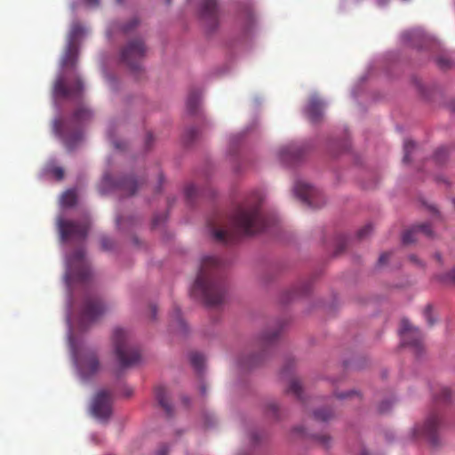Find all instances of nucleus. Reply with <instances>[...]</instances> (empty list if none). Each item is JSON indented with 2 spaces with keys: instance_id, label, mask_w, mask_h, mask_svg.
Wrapping results in <instances>:
<instances>
[{
  "instance_id": "1",
  "label": "nucleus",
  "mask_w": 455,
  "mask_h": 455,
  "mask_svg": "<svg viewBox=\"0 0 455 455\" xmlns=\"http://www.w3.org/2000/svg\"><path fill=\"white\" fill-rule=\"evenodd\" d=\"M260 198L257 195L239 205L228 219L219 213L209 219L208 227L214 240L231 243L238 235H250L265 229L267 223L260 212Z\"/></svg>"
},
{
  "instance_id": "2",
  "label": "nucleus",
  "mask_w": 455,
  "mask_h": 455,
  "mask_svg": "<svg viewBox=\"0 0 455 455\" xmlns=\"http://www.w3.org/2000/svg\"><path fill=\"white\" fill-rule=\"evenodd\" d=\"M222 268L223 262L219 258L203 257L199 273L191 289L192 296L200 298L208 307L222 304L227 294Z\"/></svg>"
},
{
  "instance_id": "3",
  "label": "nucleus",
  "mask_w": 455,
  "mask_h": 455,
  "mask_svg": "<svg viewBox=\"0 0 455 455\" xmlns=\"http://www.w3.org/2000/svg\"><path fill=\"white\" fill-rule=\"evenodd\" d=\"M92 117V111L84 106L77 108L72 117L68 121L56 119L53 122V130L66 144L68 149H72L82 140V127Z\"/></svg>"
},
{
  "instance_id": "4",
  "label": "nucleus",
  "mask_w": 455,
  "mask_h": 455,
  "mask_svg": "<svg viewBox=\"0 0 455 455\" xmlns=\"http://www.w3.org/2000/svg\"><path fill=\"white\" fill-rule=\"evenodd\" d=\"M130 335L122 328H116L113 331V345L116 355L122 367H129L137 363L140 359L139 350L130 345Z\"/></svg>"
},
{
  "instance_id": "5",
  "label": "nucleus",
  "mask_w": 455,
  "mask_h": 455,
  "mask_svg": "<svg viewBox=\"0 0 455 455\" xmlns=\"http://www.w3.org/2000/svg\"><path fill=\"white\" fill-rule=\"evenodd\" d=\"M67 265L65 277L68 285L73 282L86 283L90 280L92 271L85 259L83 249H78L68 256Z\"/></svg>"
},
{
  "instance_id": "6",
  "label": "nucleus",
  "mask_w": 455,
  "mask_h": 455,
  "mask_svg": "<svg viewBox=\"0 0 455 455\" xmlns=\"http://www.w3.org/2000/svg\"><path fill=\"white\" fill-rule=\"evenodd\" d=\"M146 54V46L140 38L130 40L121 50L120 59L132 72H139Z\"/></svg>"
},
{
  "instance_id": "7",
  "label": "nucleus",
  "mask_w": 455,
  "mask_h": 455,
  "mask_svg": "<svg viewBox=\"0 0 455 455\" xmlns=\"http://www.w3.org/2000/svg\"><path fill=\"white\" fill-rule=\"evenodd\" d=\"M441 426V417L438 411H432L428 414L422 425L415 426L412 435L414 438H423L433 447L440 444L439 429Z\"/></svg>"
},
{
  "instance_id": "8",
  "label": "nucleus",
  "mask_w": 455,
  "mask_h": 455,
  "mask_svg": "<svg viewBox=\"0 0 455 455\" xmlns=\"http://www.w3.org/2000/svg\"><path fill=\"white\" fill-rule=\"evenodd\" d=\"M58 228L62 242L69 239H85L89 227L85 222L59 219Z\"/></svg>"
},
{
  "instance_id": "9",
  "label": "nucleus",
  "mask_w": 455,
  "mask_h": 455,
  "mask_svg": "<svg viewBox=\"0 0 455 455\" xmlns=\"http://www.w3.org/2000/svg\"><path fill=\"white\" fill-rule=\"evenodd\" d=\"M400 335L403 346L411 347L417 354L422 351V334L418 328L412 326L406 319L401 322Z\"/></svg>"
},
{
  "instance_id": "10",
  "label": "nucleus",
  "mask_w": 455,
  "mask_h": 455,
  "mask_svg": "<svg viewBox=\"0 0 455 455\" xmlns=\"http://www.w3.org/2000/svg\"><path fill=\"white\" fill-rule=\"evenodd\" d=\"M140 184L141 181H139L134 177L124 178L116 182L109 174H106L101 180L100 191L101 194H104L108 189L116 188L125 192L127 196H132L140 188Z\"/></svg>"
},
{
  "instance_id": "11",
  "label": "nucleus",
  "mask_w": 455,
  "mask_h": 455,
  "mask_svg": "<svg viewBox=\"0 0 455 455\" xmlns=\"http://www.w3.org/2000/svg\"><path fill=\"white\" fill-rule=\"evenodd\" d=\"M106 310L100 298L97 296L86 297L81 313V322L92 323L97 320Z\"/></svg>"
},
{
  "instance_id": "12",
  "label": "nucleus",
  "mask_w": 455,
  "mask_h": 455,
  "mask_svg": "<svg viewBox=\"0 0 455 455\" xmlns=\"http://www.w3.org/2000/svg\"><path fill=\"white\" fill-rule=\"evenodd\" d=\"M91 410L94 417L107 420L112 411L110 393L105 390L98 392L92 403Z\"/></svg>"
},
{
  "instance_id": "13",
  "label": "nucleus",
  "mask_w": 455,
  "mask_h": 455,
  "mask_svg": "<svg viewBox=\"0 0 455 455\" xmlns=\"http://www.w3.org/2000/svg\"><path fill=\"white\" fill-rule=\"evenodd\" d=\"M200 16L209 32L215 30L219 25L217 0H202Z\"/></svg>"
},
{
  "instance_id": "14",
  "label": "nucleus",
  "mask_w": 455,
  "mask_h": 455,
  "mask_svg": "<svg viewBox=\"0 0 455 455\" xmlns=\"http://www.w3.org/2000/svg\"><path fill=\"white\" fill-rule=\"evenodd\" d=\"M84 85L82 80L77 77L75 81V83L68 86L65 84V81L63 78H59L55 84H54V94L57 97L61 98H68V97H75L79 96L81 92H83Z\"/></svg>"
},
{
  "instance_id": "15",
  "label": "nucleus",
  "mask_w": 455,
  "mask_h": 455,
  "mask_svg": "<svg viewBox=\"0 0 455 455\" xmlns=\"http://www.w3.org/2000/svg\"><path fill=\"white\" fill-rule=\"evenodd\" d=\"M294 193L303 203L309 207H315V198L319 195V190L303 180H298L294 186Z\"/></svg>"
},
{
  "instance_id": "16",
  "label": "nucleus",
  "mask_w": 455,
  "mask_h": 455,
  "mask_svg": "<svg viewBox=\"0 0 455 455\" xmlns=\"http://www.w3.org/2000/svg\"><path fill=\"white\" fill-rule=\"evenodd\" d=\"M304 151L305 148L302 146L292 143L280 149V158L284 163L291 164L300 159Z\"/></svg>"
},
{
  "instance_id": "17",
  "label": "nucleus",
  "mask_w": 455,
  "mask_h": 455,
  "mask_svg": "<svg viewBox=\"0 0 455 455\" xmlns=\"http://www.w3.org/2000/svg\"><path fill=\"white\" fill-rule=\"evenodd\" d=\"M418 233H422L427 236H431L432 229L427 223L415 225L411 229L404 231L403 234V243L404 244H411L414 243Z\"/></svg>"
},
{
  "instance_id": "18",
  "label": "nucleus",
  "mask_w": 455,
  "mask_h": 455,
  "mask_svg": "<svg viewBox=\"0 0 455 455\" xmlns=\"http://www.w3.org/2000/svg\"><path fill=\"white\" fill-rule=\"evenodd\" d=\"M323 103L316 96H312L308 101L306 108V113L308 119L312 123L320 121L323 116Z\"/></svg>"
},
{
  "instance_id": "19",
  "label": "nucleus",
  "mask_w": 455,
  "mask_h": 455,
  "mask_svg": "<svg viewBox=\"0 0 455 455\" xmlns=\"http://www.w3.org/2000/svg\"><path fill=\"white\" fill-rule=\"evenodd\" d=\"M100 367L99 359L93 353L85 355L80 362V371L84 376L94 374Z\"/></svg>"
},
{
  "instance_id": "20",
  "label": "nucleus",
  "mask_w": 455,
  "mask_h": 455,
  "mask_svg": "<svg viewBox=\"0 0 455 455\" xmlns=\"http://www.w3.org/2000/svg\"><path fill=\"white\" fill-rule=\"evenodd\" d=\"M78 58V48L76 43L68 42L65 53L61 60L63 68H74L76 65Z\"/></svg>"
},
{
  "instance_id": "21",
  "label": "nucleus",
  "mask_w": 455,
  "mask_h": 455,
  "mask_svg": "<svg viewBox=\"0 0 455 455\" xmlns=\"http://www.w3.org/2000/svg\"><path fill=\"white\" fill-rule=\"evenodd\" d=\"M155 396L159 405L164 410L168 416L172 415V406L168 401L167 391L164 387L158 386L155 388Z\"/></svg>"
},
{
  "instance_id": "22",
  "label": "nucleus",
  "mask_w": 455,
  "mask_h": 455,
  "mask_svg": "<svg viewBox=\"0 0 455 455\" xmlns=\"http://www.w3.org/2000/svg\"><path fill=\"white\" fill-rule=\"evenodd\" d=\"M201 100V92L198 90H193L189 92L186 103L187 111L190 115H196L198 112Z\"/></svg>"
},
{
  "instance_id": "23",
  "label": "nucleus",
  "mask_w": 455,
  "mask_h": 455,
  "mask_svg": "<svg viewBox=\"0 0 455 455\" xmlns=\"http://www.w3.org/2000/svg\"><path fill=\"white\" fill-rule=\"evenodd\" d=\"M281 328H275L271 332H266L264 333L260 338V347L262 348H266L267 347L270 346L272 343L275 342V340L278 338L280 334Z\"/></svg>"
},
{
  "instance_id": "24",
  "label": "nucleus",
  "mask_w": 455,
  "mask_h": 455,
  "mask_svg": "<svg viewBox=\"0 0 455 455\" xmlns=\"http://www.w3.org/2000/svg\"><path fill=\"white\" fill-rule=\"evenodd\" d=\"M189 359L195 370L198 372H201L204 369L205 363L204 355L199 352H193L190 354Z\"/></svg>"
},
{
  "instance_id": "25",
  "label": "nucleus",
  "mask_w": 455,
  "mask_h": 455,
  "mask_svg": "<svg viewBox=\"0 0 455 455\" xmlns=\"http://www.w3.org/2000/svg\"><path fill=\"white\" fill-rule=\"evenodd\" d=\"M334 413L331 408H319L313 412L314 419L318 421H328L332 419Z\"/></svg>"
},
{
  "instance_id": "26",
  "label": "nucleus",
  "mask_w": 455,
  "mask_h": 455,
  "mask_svg": "<svg viewBox=\"0 0 455 455\" xmlns=\"http://www.w3.org/2000/svg\"><path fill=\"white\" fill-rule=\"evenodd\" d=\"M287 392L294 395L298 399L302 400V387L298 379H291Z\"/></svg>"
},
{
  "instance_id": "27",
  "label": "nucleus",
  "mask_w": 455,
  "mask_h": 455,
  "mask_svg": "<svg viewBox=\"0 0 455 455\" xmlns=\"http://www.w3.org/2000/svg\"><path fill=\"white\" fill-rule=\"evenodd\" d=\"M76 203V194L75 190H68L61 196V204L65 207L74 206Z\"/></svg>"
},
{
  "instance_id": "28",
  "label": "nucleus",
  "mask_w": 455,
  "mask_h": 455,
  "mask_svg": "<svg viewBox=\"0 0 455 455\" xmlns=\"http://www.w3.org/2000/svg\"><path fill=\"white\" fill-rule=\"evenodd\" d=\"M437 403H448L451 399V391L448 387H442L438 394L435 395Z\"/></svg>"
},
{
  "instance_id": "29",
  "label": "nucleus",
  "mask_w": 455,
  "mask_h": 455,
  "mask_svg": "<svg viewBox=\"0 0 455 455\" xmlns=\"http://www.w3.org/2000/svg\"><path fill=\"white\" fill-rule=\"evenodd\" d=\"M424 33L419 28L411 29L403 34V37L406 41H413L416 38H423Z\"/></svg>"
},
{
  "instance_id": "30",
  "label": "nucleus",
  "mask_w": 455,
  "mask_h": 455,
  "mask_svg": "<svg viewBox=\"0 0 455 455\" xmlns=\"http://www.w3.org/2000/svg\"><path fill=\"white\" fill-rule=\"evenodd\" d=\"M448 155H449L448 148L445 147H442V148H439L435 152L434 159L437 164H442L446 161Z\"/></svg>"
},
{
  "instance_id": "31",
  "label": "nucleus",
  "mask_w": 455,
  "mask_h": 455,
  "mask_svg": "<svg viewBox=\"0 0 455 455\" xmlns=\"http://www.w3.org/2000/svg\"><path fill=\"white\" fill-rule=\"evenodd\" d=\"M415 148V143L412 140H406L403 145L404 156L403 158V163H409L411 161L410 155Z\"/></svg>"
},
{
  "instance_id": "32",
  "label": "nucleus",
  "mask_w": 455,
  "mask_h": 455,
  "mask_svg": "<svg viewBox=\"0 0 455 455\" xmlns=\"http://www.w3.org/2000/svg\"><path fill=\"white\" fill-rule=\"evenodd\" d=\"M261 362V355H251L241 361V365L243 367H253Z\"/></svg>"
},
{
  "instance_id": "33",
  "label": "nucleus",
  "mask_w": 455,
  "mask_h": 455,
  "mask_svg": "<svg viewBox=\"0 0 455 455\" xmlns=\"http://www.w3.org/2000/svg\"><path fill=\"white\" fill-rule=\"evenodd\" d=\"M83 33H84L83 27L80 26L79 24H74L71 28L69 42L76 43L77 37L79 36H81Z\"/></svg>"
},
{
  "instance_id": "34",
  "label": "nucleus",
  "mask_w": 455,
  "mask_h": 455,
  "mask_svg": "<svg viewBox=\"0 0 455 455\" xmlns=\"http://www.w3.org/2000/svg\"><path fill=\"white\" fill-rule=\"evenodd\" d=\"M139 24V20L136 18H132L129 22L120 27V30L124 34H128L132 31Z\"/></svg>"
},
{
  "instance_id": "35",
  "label": "nucleus",
  "mask_w": 455,
  "mask_h": 455,
  "mask_svg": "<svg viewBox=\"0 0 455 455\" xmlns=\"http://www.w3.org/2000/svg\"><path fill=\"white\" fill-rule=\"evenodd\" d=\"M294 360L293 359H291L289 358L285 364L283 365L282 371H281V375L283 377L286 376V375H290L292 371V369H293V366H294Z\"/></svg>"
},
{
  "instance_id": "36",
  "label": "nucleus",
  "mask_w": 455,
  "mask_h": 455,
  "mask_svg": "<svg viewBox=\"0 0 455 455\" xmlns=\"http://www.w3.org/2000/svg\"><path fill=\"white\" fill-rule=\"evenodd\" d=\"M433 313V307L431 305H427L424 309V316L428 323L429 326H432L435 323V319L432 315Z\"/></svg>"
},
{
  "instance_id": "37",
  "label": "nucleus",
  "mask_w": 455,
  "mask_h": 455,
  "mask_svg": "<svg viewBox=\"0 0 455 455\" xmlns=\"http://www.w3.org/2000/svg\"><path fill=\"white\" fill-rule=\"evenodd\" d=\"M267 413L269 416H273L274 418L278 419L279 416H278V406H277V404L275 403H274V402L269 403L267 405Z\"/></svg>"
},
{
  "instance_id": "38",
  "label": "nucleus",
  "mask_w": 455,
  "mask_h": 455,
  "mask_svg": "<svg viewBox=\"0 0 455 455\" xmlns=\"http://www.w3.org/2000/svg\"><path fill=\"white\" fill-rule=\"evenodd\" d=\"M372 230L371 225H366L363 228H362L357 232V236L359 239L365 238Z\"/></svg>"
},
{
  "instance_id": "39",
  "label": "nucleus",
  "mask_w": 455,
  "mask_h": 455,
  "mask_svg": "<svg viewBox=\"0 0 455 455\" xmlns=\"http://www.w3.org/2000/svg\"><path fill=\"white\" fill-rule=\"evenodd\" d=\"M197 135V130L196 128H190L186 132V142L190 143L192 142Z\"/></svg>"
},
{
  "instance_id": "40",
  "label": "nucleus",
  "mask_w": 455,
  "mask_h": 455,
  "mask_svg": "<svg viewBox=\"0 0 455 455\" xmlns=\"http://www.w3.org/2000/svg\"><path fill=\"white\" fill-rule=\"evenodd\" d=\"M440 280L443 283H449V282H451V283H455V268L452 269L450 273L441 276Z\"/></svg>"
},
{
  "instance_id": "41",
  "label": "nucleus",
  "mask_w": 455,
  "mask_h": 455,
  "mask_svg": "<svg viewBox=\"0 0 455 455\" xmlns=\"http://www.w3.org/2000/svg\"><path fill=\"white\" fill-rule=\"evenodd\" d=\"M436 64L440 68L445 69L451 66V61L445 57H439L436 60Z\"/></svg>"
},
{
  "instance_id": "42",
  "label": "nucleus",
  "mask_w": 455,
  "mask_h": 455,
  "mask_svg": "<svg viewBox=\"0 0 455 455\" xmlns=\"http://www.w3.org/2000/svg\"><path fill=\"white\" fill-rule=\"evenodd\" d=\"M196 188L195 185L193 184H189L185 188V194H186V196L188 198V199H192L194 197V196L196 195Z\"/></svg>"
},
{
  "instance_id": "43",
  "label": "nucleus",
  "mask_w": 455,
  "mask_h": 455,
  "mask_svg": "<svg viewBox=\"0 0 455 455\" xmlns=\"http://www.w3.org/2000/svg\"><path fill=\"white\" fill-rule=\"evenodd\" d=\"M391 405H392V402L390 400L382 401L380 403V404L379 405V411L380 413L387 412L389 411V409L391 408Z\"/></svg>"
},
{
  "instance_id": "44",
  "label": "nucleus",
  "mask_w": 455,
  "mask_h": 455,
  "mask_svg": "<svg viewBox=\"0 0 455 455\" xmlns=\"http://www.w3.org/2000/svg\"><path fill=\"white\" fill-rule=\"evenodd\" d=\"M52 173L54 175V177L58 180H61L64 177V170L61 167L52 168Z\"/></svg>"
},
{
  "instance_id": "45",
  "label": "nucleus",
  "mask_w": 455,
  "mask_h": 455,
  "mask_svg": "<svg viewBox=\"0 0 455 455\" xmlns=\"http://www.w3.org/2000/svg\"><path fill=\"white\" fill-rule=\"evenodd\" d=\"M101 247L104 249V250H109L112 248V242L110 239L107 238V237H103L101 239Z\"/></svg>"
},
{
  "instance_id": "46",
  "label": "nucleus",
  "mask_w": 455,
  "mask_h": 455,
  "mask_svg": "<svg viewBox=\"0 0 455 455\" xmlns=\"http://www.w3.org/2000/svg\"><path fill=\"white\" fill-rule=\"evenodd\" d=\"M316 439L318 440V442L324 445V446H328L330 442H331V437L328 436V435H320V436H316Z\"/></svg>"
},
{
  "instance_id": "47",
  "label": "nucleus",
  "mask_w": 455,
  "mask_h": 455,
  "mask_svg": "<svg viewBox=\"0 0 455 455\" xmlns=\"http://www.w3.org/2000/svg\"><path fill=\"white\" fill-rule=\"evenodd\" d=\"M390 257V253L389 252H384L382 253L379 258V265H384L387 262L388 259Z\"/></svg>"
},
{
  "instance_id": "48",
  "label": "nucleus",
  "mask_w": 455,
  "mask_h": 455,
  "mask_svg": "<svg viewBox=\"0 0 455 455\" xmlns=\"http://www.w3.org/2000/svg\"><path fill=\"white\" fill-rule=\"evenodd\" d=\"M352 395L359 396V395L355 391H351V392L347 393V394H339V395H337V397L339 398V399H345V398L350 397Z\"/></svg>"
},
{
  "instance_id": "49",
  "label": "nucleus",
  "mask_w": 455,
  "mask_h": 455,
  "mask_svg": "<svg viewBox=\"0 0 455 455\" xmlns=\"http://www.w3.org/2000/svg\"><path fill=\"white\" fill-rule=\"evenodd\" d=\"M168 451V447L165 444H164L158 449L156 455H167Z\"/></svg>"
},
{
  "instance_id": "50",
  "label": "nucleus",
  "mask_w": 455,
  "mask_h": 455,
  "mask_svg": "<svg viewBox=\"0 0 455 455\" xmlns=\"http://www.w3.org/2000/svg\"><path fill=\"white\" fill-rule=\"evenodd\" d=\"M88 5L97 7L100 4V0H84Z\"/></svg>"
},
{
  "instance_id": "51",
  "label": "nucleus",
  "mask_w": 455,
  "mask_h": 455,
  "mask_svg": "<svg viewBox=\"0 0 455 455\" xmlns=\"http://www.w3.org/2000/svg\"><path fill=\"white\" fill-rule=\"evenodd\" d=\"M151 140H153V135H152V133L148 132L147 134V138H146V145H147V147H149V143H150Z\"/></svg>"
},
{
  "instance_id": "52",
  "label": "nucleus",
  "mask_w": 455,
  "mask_h": 455,
  "mask_svg": "<svg viewBox=\"0 0 455 455\" xmlns=\"http://www.w3.org/2000/svg\"><path fill=\"white\" fill-rule=\"evenodd\" d=\"M161 220L158 217H155L154 220H153V226L154 227H156L160 224Z\"/></svg>"
},
{
  "instance_id": "53",
  "label": "nucleus",
  "mask_w": 455,
  "mask_h": 455,
  "mask_svg": "<svg viewBox=\"0 0 455 455\" xmlns=\"http://www.w3.org/2000/svg\"><path fill=\"white\" fill-rule=\"evenodd\" d=\"M151 312H152V318L155 319L156 315V306L151 307Z\"/></svg>"
},
{
  "instance_id": "54",
  "label": "nucleus",
  "mask_w": 455,
  "mask_h": 455,
  "mask_svg": "<svg viewBox=\"0 0 455 455\" xmlns=\"http://www.w3.org/2000/svg\"><path fill=\"white\" fill-rule=\"evenodd\" d=\"M174 314H175V317L177 318V320L181 323V320L180 318V309H175Z\"/></svg>"
},
{
  "instance_id": "55",
  "label": "nucleus",
  "mask_w": 455,
  "mask_h": 455,
  "mask_svg": "<svg viewBox=\"0 0 455 455\" xmlns=\"http://www.w3.org/2000/svg\"><path fill=\"white\" fill-rule=\"evenodd\" d=\"M378 2L379 5H384L388 2V0H378Z\"/></svg>"
},
{
  "instance_id": "56",
  "label": "nucleus",
  "mask_w": 455,
  "mask_h": 455,
  "mask_svg": "<svg viewBox=\"0 0 455 455\" xmlns=\"http://www.w3.org/2000/svg\"><path fill=\"white\" fill-rule=\"evenodd\" d=\"M246 12H247V15H248L249 19H251L252 18V13H251V9H248Z\"/></svg>"
},
{
  "instance_id": "57",
  "label": "nucleus",
  "mask_w": 455,
  "mask_h": 455,
  "mask_svg": "<svg viewBox=\"0 0 455 455\" xmlns=\"http://www.w3.org/2000/svg\"><path fill=\"white\" fill-rule=\"evenodd\" d=\"M294 430H295L296 432H299V433H302V432H303V428H302V427H295V428H294Z\"/></svg>"
},
{
  "instance_id": "58",
  "label": "nucleus",
  "mask_w": 455,
  "mask_h": 455,
  "mask_svg": "<svg viewBox=\"0 0 455 455\" xmlns=\"http://www.w3.org/2000/svg\"><path fill=\"white\" fill-rule=\"evenodd\" d=\"M435 258L438 261H441V255L439 253L435 255Z\"/></svg>"
},
{
  "instance_id": "59",
  "label": "nucleus",
  "mask_w": 455,
  "mask_h": 455,
  "mask_svg": "<svg viewBox=\"0 0 455 455\" xmlns=\"http://www.w3.org/2000/svg\"><path fill=\"white\" fill-rule=\"evenodd\" d=\"M115 147H116V148H120L119 143H115Z\"/></svg>"
},
{
  "instance_id": "60",
  "label": "nucleus",
  "mask_w": 455,
  "mask_h": 455,
  "mask_svg": "<svg viewBox=\"0 0 455 455\" xmlns=\"http://www.w3.org/2000/svg\"><path fill=\"white\" fill-rule=\"evenodd\" d=\"M360 455H369V454H368V452L363 451H362V453Z\"/></svg>"
},
{
  "instance_id": "61",
  "label": "nucleus",
  "mask_w": 455,
  "mask_h": 455,
  "mask_svg": "<svg viewBox=\"0 0 455 455\" xmlns=\"http://www.w3.org/2000/svg\"><path fill=\"white\" fill-rule=\"evenodd\" d=\"M411 259L413 260V261H416V257L415 256H411Z\"/></svg>"
},
{
  "instance_id": "62",
  "label": "nucleus",
  "mask_w": 455,
  "mask_h": 455,
  "mask_svg": "<svg viewBox=\"0 0 455 455\" xmlns=\"http://www.w3.org/2000/svg\"><path fill=\"white\" fill-rule=\"evenodd\" d=\"M202 393L204 394L205 393V387L203 386L202 387Z\"/></svg>"
},
{
  "instance_id": "63",
  "label": "nucleus",
  "mask_w": 455,
  "mask_h": 455,
  "mask_svg": "<svg viewBox=\"0 0 455 455\" xmlns=\"http://www.w3.org/2000/svg\"><path fill=\"white\" fill-rule=\"evenodd\" d=\"M120 221H121V220H120V219H117V220H116V222H117V225H118V226H120V225H121Z\"/></svg>"
},
{
  "instance_id": "64",
  "label": "nucleus",
  "mask_w": 455,
  "mask_h": 455,
  "mask_svg": "<svg viewBox=\"0 0 455 455\" xmlns=\"http://www.w3.org/2000/svg\"><path fill=\"white\" fill-rule=\"evenodd\" d=\"M167 4H170L172 0H165Z\"/></svg>"
}]
</instances>
